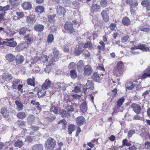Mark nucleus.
Here are the masks:
<instances>
[{
  "label": "nucleus",
  "mask_w": 150,
  "mask_h": 150,
  "mask_svg": "<svg viewBox=\"0 0 150 150\" xmlns=\"http://www.w3.org/2000/svg\"><path fill=\"white\" fill-rule=\"evenodd\" d=\"M77 24H78V27L79 26V24L77 20L73 21L72 22H67L64 25V28L67 30L69 31L70 33H72L74 32V29L73 28V26Z\"/></svg>",
  "instance_id": "nucleus-1"
},
{
  "label": "nucleus",
  "mask_w": 150,
  "mask_h": 150,
  "mask_svg": "<svg viewBox=\"0 0 150 150\" xmlns=\"http://www.w3.org/2000/svg\"><path fill=\"white\" fill-rule=\"evenodd\" d=\"M54 139L51 137H49L45 144V146L47 150H52L55 147L56 142Z\"/></svg>",
  "instance_id": "nucleus-2"
},
{
  "label": "nucleus",
  "mask_w": 150,
  "mask_h": 150,
  "mask_svg": "<svg viewBox=\"0 0 150 150\" xmlns=\"http://www.w3.org/2000/svg\"><path fill=\"white\" fill-rule=\"evenodd\" d=\"M86 87L83 86V90H82V92L85 93H86L87 89L93 90V89L94 83L92 81L88 80L86 83Z\"/></svg>",
  "instance_id": "nucleus-3"
},
{
  "label": "nucleus",
  "mask_w": 150,
  "mask_h": 150,
  "mask_svg": "<svg viewBox=\"0 0 150 150\" xmlns=\"http://www.w3.org/2000/svg\"><path fill=\"white\" fill-rule=\"evenodd\" d=\"M104 74L103 73L98 74L97 72H95L93 74L92 77V79L94 81L98 82H100L101 80H102L104 77Z\"/></svg>",
  "instance_id": "nucleus-4"
},
{
  "label": "nucleus",
  "mask_w": 150,
  "mask_h": 150,
  "mask_svg": "<svg viewBox=\"0 0 150 150\" xmlns=\"http://www.w3.org/2000/svg\"><path fill=\"white\" fill-rule=\"evenodd\" d=\"M56 12L60 16H64L66 12L64 8L60 5H58L56 7Z\"/></svg>",
  "instance_id": "nucleus-5"
},
{
  "label": "nucleus",
  "mask_w": 150,
  "mask_h": 150,
  "mask_svg": "<svg viewBox=\"0 0 150 150\" xmlns=\"http://www.w3.org/2000/svg\"><path fill=\"white\" fill-rule=\"evenodd\" d=\"M131 107L133 111L137 114H139L140 112L141 108L139 105L133 103L131 104Z\"/></svg>",
  "instance_id": "nucleus-6"
},
{
  "label": "nucleus",
  "mask_w": 150,
  "mask_h": 150,
  "mask_svg": "<svg viewBox=\"0 0 150 150\" xmlns=\"http://www.w3.org/2000/svg\"><path fill=\"white\" fill-rule=\"evenodd\" d=\"M53 54L52 55L51 60L52 62H56L58 58L59 52L55 48H54L53 50Z\"/></svg>",
  "instance_id": "nucleus-7"
},
{
  "label": "nucleus",
  "mask_w": 150,
  "mask_h": 150,
  "mask_svg": "<svg viewBox=\"0 0 150 150\" xmlns=\"http://www.w3.org/2000/svg\"><path fill=\"white\" fill-rule=\"evenodd\" d=\"M5 40L7 42H5V44L6 45L11 47H15L17 45V43L16 41H14V38H13L11 39H6Z\"/></svg>",
  "instance_id": "nucleus-8"
},
{
  "label": "nucleus",
  "mask_w": 150,
  "mask_h": 150,
  "mask_svg": "<svg viewBox=\"0 0 150 150\" xmlns=\"http://www.w3.org/2000/svg\"><path fill=\"white\" fill-rule=\"evenodd\" d=\"M21 6L23 9L25 11L29 10L32 8V4L29 2H24L21 4Z\"/></svg>",
  "instance_id": "nucleus-9"
},
{
  "label": "nucleus",
  "mask_w": 150,
  "mask_h": 150,
  "mask_svg": "<svg viewBox=\"0 0 150 150\" xmlns=\"http://www.w3.org/2000/svg\"><path fill=\"white\" fill-rule=\"evenodd\" d=\"M26 20L28 23H32L36 21L35 16L33 14L30 15L26 17Z\"/></svg>",
  "instance_id": "nucleus-10"
},
{
  "label": "nucleus",
  "mask_w": 150,
  "mask_h": 150,
  "mask_svg": "<svg viewBox=\"0 0 150 150\" xmlns=\"http://www.w3.org/2000/svg\"><path fill=\"white\" fill-rule=\"evenodd\" d=\"M123 66V62L121 61H120L117 63V66L115 69V71L117 74L120 73L121 72V68Z\"/></svg>",
  "instance_id": "nucleus-11"
},
{
  "label": "nucleus",
  "mask_w": 150,
  "mask_h": 150,
  "mask_svg": "<svg viewBox=\"0 0 150 150\" xmlns=\"http://www.w3.org/2000/svg\"><path fill=\"white\" fill-rule=\"evenodd\" d=\"M51 81L49 79H46L45 82L42 84L41 88L42 89H48L50 86Z\"/></svg>",
  "instance_id": "nucleus-12"
},
{
  "label": "nucleus",
  "mask_w": 150,
  "mask_h": 150,
  "mask_svg": "<svg viewBox=\"0 0 150 150\" xmlns=\"http://www.w3.org/2000/svg\"><path fill=\"white\" fill-rule=\"evenodd\" d=\"M30 30V29H29L28 27L25 26L20 29L19 31V34L21 35H24L26 33L29 32Z\"/></svg>",
  "instance_id": "nucleus-13"
},
{
  "label": "nucleus",
  "mask_w": 150,
  "mask_h": 150,
  "mask_svg": "<svg viewBox=\"0 0 150 150\" xmlns=\"http://www.w3.org/2000/svg\"><path fill=\"white\" fill-rule=\"evenodd\" d=\"M103 20L106 22H107L109 19L108 12L106 10H103L101 14Z\"/></svg>",
  "instance_id": "nucleus-14"
},
{
  "label": "nucleus",
  "mask_w": 150,
  "mask_h": 150,
  "mask_svg": "<svg viewBox=\"0 0 150 150\" xmlns=\"http://www.w3.org/2000/svg\"><path fill=\"white\" fill-rule=\"evenodd\" d=\"M92 71V69L89 65H86L84 68V74L88 76Z\"/></svg>",
  "instance_id": "nucleus-15"
},
{
  "label": "nucleus",
  "mask_w": 150,
  "mask_h": 150,
  "mask_svg": "<svg viewBox=\"0 0 150 150\" xmlns=\"http://www.w3.org/2000/svg\"><path fill=\"white\" fill-rule=\"evenodd\" d=\"M5 57L8 62H12L15 59V56L14 55L11 54H7L5 56Z\"/></svg>",
  "instance_id": "nucleus-16"
},
{
  "label": "nucleus",
  "mask_w": 150,
  "mask_h": 150,
  "mask_svg": "<svg viewBox=\"0 0 150 150\" xmlns=\"http://www.w3.org/2000/svg\"><path fill=\"white\" fill-rule=\"evenodd\" d=\"M15 59L17 64H22L24 60V57L21 55H17Z\"/></svg>",
  "instance_id": "nucleus-17"
},
{
  "label": "nucleus",
  "mask_w": 150,
  "mask_h": 150,
  "mask_svg": "<svg viewBox=\"0 0 150 150\" xmlns=\"http://www.w3.org/2000/svg\"><path fill=\"white\" fill-rule=\"evenodd\" d=\"M12 78L11 75L8 73H4L2 76V79L4 81H8Z\"/></svg>",
  "instance_id": "nucleus-18"
},
{
  "label": "nucleus",
  "mask_w": 150,
  "mask_h": 150,
  "mask_svg": "<svg viewBox=\"0 0 150 150\" xmlns=\"http://www.w3.org/2000/svg\"><path fill=\"white\" fill-rule=\"evenodd\" d=\"M122 23L125 26H128L130 24L131 21L128 17L125 16L122 20Z\"/></svg>",
  "instance_id": "nucleus-19"
},
{
  "label": "nucleus",
  "mask_w": 150,
  "mask_h": 150,
  "mask_svg": "<svg viewBox=\"0 0 150 150\" xmlns=\"http://www.w3.org/2000/svg\"><path fill=\"white\" fill-rule=\"evenodd\" d=\"M44 25L40 24L36 25L34 27V30L39 32L42 31L44 30Z\"/></svg>",
  "instance_id": "nucleus-20"
},
{
  "label": "nucleus",
  "mask_w": 150,
  "mask_h": 150,
  "mask_svg": "<svg viewBox=\"0 0 150 150\" xmlns=\"http://www.w3.org/2000/svg\"><path fill=\"white\" fill-rule=\"evenodd\" d=\"M1 113L5 118H7L9 116V113L7 109L5 108H2L1 110Z\"/></svg>",
  "instance_id": "nucleus-21"
},
{
  "label": "nucleus",
  "mask_w": 150,
  "mask_h": 150,
  "mask_svg": "<svg viewBox=\"0 0 150 150\" xmlns=\"http://www.w3.org/2000/svg\"><path fill=\"white\" fill-rule=\"evenodd\" d=\"M85 121V119L82 116L78 117L76 118V123L79 126L82 125Z\"/></svg>",
  "instance_id": "nucleus-22"
},
{
  "label": "nucleus",
  "mask_w": 150,
  "mask_h": 150,
  "mask_svg": "<svg viewBox=\"0 0 150 150\" xmlns=\"http://www.w3.org/2000/svg\"><path fill=\"white\" fill-rule=\"evenodd\" d=\"M100 6L97 4H93L91 7V11L94 12L100 11Z\"/></svg>",
  "instance_id": "nucleus-23"
},
{
  "label": "nucleus",
  "mask_w": 150,
  "mask_h": 150,
  "mask_svg": "<svg viewBox=\"0 0 150 150\" xmlns=\"http://www.w3.org/2000/svg\"><path fill=\"white\" fill-rule=\"evenodd\" d=\"M24 38L25 40V42L28 44L33 40V37L31 34H28L25 35L24 37Z\"/></svg>",
  "instance_id": "nucleus-24"
},
{
  "label": "nucleus",
  "mask_w": 150,
  "mask_h": 150,
  "mask_svg": "<svg viewBox=\"0 0 150 150\" xmlns=\"http://www.w3.org/2000/svg\"><path fill=\"white\" fill-rule=\"evenodd\" d=\"M84 67V64L82 60H80L77 63V69L79 72H81Z\"/></svg>",
  "instance_id": "nucleus-25"
},
{
  "label": "nucleus",
  "mask_w": 150,
  "mask_h": 150,
  "mask_svg": "<svg viewBox=\"0 0 150 150\" xmlns=\"http://www.w3.org/2000/svg\"><path fill=\"white\" fill-rule=\"evenodd\" d=\"M28 46V44L25 42L20 44L16 47V48L19 50H23L24 48Z\"/></svg>",
  "instance_id": "nucleus-26"
},
{
  "label": "nucleus",
  "mask_w": 150,
  "mask_h": 150,
  "mask_svg": "<svg viewBox=\"0 0 150 150\" xmlns=\"http://www.w3.org/2000/svg\"><path fill=\"white\" fill-rule=\"evenodd\" d=\"M59 113L61 117L63 118H67L69 116V114L64 110H60Z\"/></svg>",
  "instance_id": "nucleus-27"
},
{
  "label": "nucleus",
  "mask_w": 150,
  "mask_h": 150,
  "mask_svg": "<svg viewBox=\"0 0 150 150\" xmlns=\"http://www.w3.org/2000/svg\"><path fill=\"white\" fill-rule=\"evenodd\" d=\"M55 14L50 15L47 16L48 21L50 23H54L55 21Z\"/></svg>",
  "instance_id": "nucleus-28"
},
{
  "label": "nucleus",
  "mask_w": 150,
  "mask_h": 150,
  "mask_svg": "<svg viewBox=\"0 0 150 150\" xmlns=\"http://www.w3.org/2000/svg\"><path fill=\"white\" fill-rule=\"evenodd\" d=\"M80 109L82 113H84L86 111L87 107L86 103V102L81 103L80 105Z\"/></svg>",
  "instance_id": "nucleus-29"
},
{
  "label": "nucleus",
  "mask_w": 150,
  "mask_h": 150,
  "mask_svg": "<svg viewBox=\"0 0 150 150\" xmlns=\"http://www.w3.org/2000/svg\"><path fill=\"white\" fill-rule=\"evenodd\" d=\"M43 145L41 144H37L34 145L32 147V150H42Z\"/></svg>",
  "instance_id": "nucleus-30"
},
{
  "label": "nucleus",
  "mask_w": 150,
  "mask_h": 150,
  "mask_svg": "<svg viewBox=\"0 0 150 150\" xmlns=\"http://www.w3.org/2000/svg\"><path fill=\"white\" fill-rule=\"evenodd\" d=\"M82 52L81 48L79 46H78L75 48L74 54L75 55L78 56L81 54Z\"/></svg>",
  "instance_id": "nucleus-31"
},
{
  "label": "nucleus",
  "mask_w": 150,
  "mask_h": 150,
  "mask_svg": "<svg viewBox=\"0 0 150 150\" xmlns=\"http://www.w3.org/2000/svg\"><path fill=\"white\" fill-rule=\"evenodd\" d=\"M138 49H140L144 51H150L149 49L147 47H146L145 44H141L137 46Z\"/></svg>",
  "instance_id": "nucleus-32"
},
{
  "label": "nucleus",
  "mask_w": 150,
  "mask_h": 150,
  "mask_svg": "<svg viewBox=\"0 0 150 150\" xmlns=\"http://www.w3.org/2000/svg\"><path fill=\"white\" fill-rule=\"evenodd\" d=\"M21 81L18 79H15L12 82V87L13 89H16L17 85L21 83Z\"/></svg>",
  "instance_id": "nucleus-33"
},
{
  "label": "nucleus",
  "mask_w": 150,
  "mask_h": 150,
  "mask_svg": "<svg viewBox=\"0 0 150 150\" xmlns=\"http://www.w3.org/2000/svg\"><path fill=\"white\" fill-rule=\"evenodd\" d=\"M44 7L43 6H37L35 8L36 12L39 14L42 13L44 11Z\"/></svg>",
  "instance_id": "nucleus-34"
},
{
  "label": "nucleus",
  "mask_w": 150,
  "mask_h": 150,
  "mask_svg": "<svg viewBox=\"0 0 150 150\" xmlns=\"http://www.w3.org/2000/svg\"><path fill=\"white\" fill-rule=\"evenodd\" d=\"M23 144V142L22 141L18 139L14 144V145L16 147L20 148L22 147Z\"/></svg>",
  "instance_id": "nucleus-35"
},
{
  "label": "nucleus",
  "mask_w": 150,
  "mask_h": 150,
  "mask_svg": "<svg viewBox=\"0 0 150 150\" xmlns=\"http://www.w3.org/2000/svg\"><path fill=\"white\" fill-rule=\"evenodd\" d=\"M35 79L34 77H33L32 78L28 79L27 80L28 84V85L34 86L35 85Z\"/></svg>",
  "instance_id": "nucleus-36"
},
{
  "label": "nucleus",
  "mask_w": 150,
  "mask_h": 150,
  "mask_svg": "<svg viewBox=\"0 0 150 150\" xmlns=\"http://www.w3.org/2000/svg\"><path fill=\"white\" fill-rule=\"evenodd\" d=\"M15 103L18 107V111L22 110L24 107L23 105L18 100H16Z\"/></svg>",
  "instance_id": "nucleus-37"
},
{
  "label": "nucleus",
  "mask_w": 150,
  "mask_h": 150,
  "mask_svg": "<svg viewBox=\"0 0 150 150\" xmlns=\"http://www.w3.org/2000/svg\"><path fill=\"white\" fill-rule=\"evenodd\" d=\"M132 83L131 81H128L125 84L126 88L127 89L131 90L134 88Z\"/></svg>",
  "instance_id": "nucleus-38"
},
{
  "label": "nucleus",
  "mask_w": 150,
  "mask_h": 150,
  "mask_svg": "<svg viewBox=\"0 0 150 150\" xmlns=\"http://www.w3.org/2000/svg\"><path fill=\"white\" fill-rule=\"evenodd\" d=\"M45 89H42L39 90L37 93V94L39 98H41L44 96L46 92Z\"/></svg>",
  "instance_id": "nucleus-39"
},
{
  "label": "nucleus",
  "mask_w": 150,
  "mask_h": 150,
  "mask_svg": "<svg viewBox=\"0 0 150 150\" xmlns=\"http://www.w3.org/2000/svg\"><path fill=\"white\" fill-rule=\"evenodd\" d=\"M35 117L32 115H29L27 118V121L30 123H33L35 121Z\"/></svg>",
  "instance_id": "nucleus-40"
},
{
  "label": "nucleus",
  "mask_w": 150,
  "mask_h": 150,
  "mask_svg": "<svg viewBox=\"0 0 150 150\" xmlns=\"http://www.w3.org/2000/svg\"><path fill=\"white\" fill-rule=\"evenodd\" d=\"M75 129L74 125L72 124H70L68 126V132L69 134H71L72 132L74 131Z\"/></svg>",
  "instance_id": "nucleus-41"
},
{
  "label": "nucleus",
  "mask_w": 150,
  "mask_h": 150,
  "mask_svg": "<svg viewBox=\"0 0 150 150\" xmlns=\"http://www.w3.org/2000/svg\"><path fill=\"white\" fill-rule=\"evenodd\" d=\"M70 75L73 79H75L77 77V73L75 70H72L70 72Z\"/></svg>",
  "instance_id": "nucleus-42"
},
{
  "label": "nucleus",
  "mask_w": 150,
  "mask_h": 150,
  "mask_svg": "<svg viewBox=\"0 0 150 150\" xmlns=\"http://www.w3.org/2000/svg\"><path fill=\"white\" fill-rule=\"evenodd\" d=\"M125 100V99L123 97H122L119 98L117 102V106L119 108Z\"/></svg>",
  "instance_id": "nucleus-43"
},
{
  "label": "nucleus",
  "mask_w": 150,
  "mask_h": 150,
  "mask_svg": "<svg viewBox=\"0 0 150 150\" xmlns=\"http://www.w3.org/2000/svg\"><path fill=\"white\" fill-rule=\"evenodd\" d=\"M65 45H64L62 47L63 50L65 52H68L69 51V43L66 42L64 43Z\"/></svg>",
  "instance_id": "nucleus-44"
},
{
  "label": "nucleus",
  "mask_w": 150,
  "mask_h": 150,
  "mask_svg": "<svg viewBox=\"0 0 150 150\" xmlns=\"http://www.w3.org/2000/svg\"><path fill=\"white\" fill-rule=\"evenodd\" d=\"M83 47L84 48H88L90 49H91L93 48L92 44L90 42H87L86 43L83 45Z\"/></svg>",
  "instance_id": "nucleus-45"
},
{
  "label": "nucleus",
  "mask_w": 150,
  "mask_h": 150,
  "mask_svg": "<svg viewBox=\"0 0 150 150\" xmlns=\"http://www.w3.org/2000/svg\"><path fill=\"white\" fill-rule=\"evenodd\" d=\"M48 61V57L46 55H43L40 58L41 63H46Z\"/></svg>",
  "instance_id": "nucleus-46"
},
{
  "label": "nucleus",
  "mask_w": 150,
  "mask_h": 150,
  "mask_svg": "<svg viewBox=\"0 0 150 150\" xmlns=\"http://www.w3.org/2000/svg\"><path fill=\"white\" fill-rule=\"evenodd\" d=\"M82 85L80 84H78L77 86H76L74 88V91L76 93H78L81 91V88Z\"/></svg>",
  "instance_id": "nucleus-47"
},
{
  "label": "nucleus",
  "mask_w": 150,
  "mask_h": 150,
  "mask_svg": "<svg viewBox=\"0 0 150 150\" xmlns=\"http://www.w3.org/2000/svg\"><path fill=\"white\" fill-rule=\"evenodd\" d=\"M17 116L18 118L23 119L25 117L26 115L24 112H19L17 114Z\"/></svg>",
  "instance_id": "nucleus-48"
},
{
  "label": "nucleus",
  "mask_w": 150,
  "mask_h": 150,
  "mask_svg": "<svg viewBox=\"0 0 150 150\" xmlns=\"http://www.w3.org/2000/svg\"><path fill=\"white\" fill-rule=\"evenodd\" d=\"M141 4L142 6L147 7L150 5V0H144L142 1Z\"/></svg>",
  "instance_id": "nucleus-49"
},
{
  "label": "nucleus",
  "mask_w": 150,
  "mask_h": 150,
  "mask_svg": "<svg viewBox=\"0 0 150 150\" xmlns=\"http://www.w3.org/2000/svg\"><path fill=\"white\" fill-rule=\"evenodd\" d=\"M54 39V36L52 34H51L49 35L47 37L48 42L49 43H51L53 41Z\"/></svg>",
  "instance_id": "nucleus-50"
},
{
  "label": "nucleus",
  "mask_w": 150,
  "mask_h": 150,
  "mask_svg": "<svg viewBox=\"0 0 150 150\" xmlns=\"http://www.w3.org/2000/svg\"><path fill=\"white\" fill-rule=\"evenodd\" d=\"M72 5L73 6V7H75L74 8L76 9L77 8H78V7H79L80 3L78 1H75L73 2Z\"/></svg>",
  "instance_id": "nucleus-51"
},
{
  "label": "nucleus",
  "mask_w": 150,
  "mask_h": 150,
  "mask_svg": "<svg viewBox=\"0 0 150 150\" xmlns=\"http://www.w3.org/2000/svg\"><path fill=\"white\" fill-rule=\"evenodd\" d=\"M62 124V125H63V127H64V128L66 127L67 123L65 120L64 119H63L61 120L58 122V124Z\"/></svg>",
  "instance_id": "nucleus-52"
},
{
  "label": "nucleus",
  "mask_w": 150,
  "mask_h": 150,
  "mask_svg": "<svg viewBox=\"0 0 150 150\" xmlns=\"http://www.w3.org/2000/svg\"><path fill=\"white\" fill-rule=\"evenodd\" d=\"M10 6L9 5H7L6 6L2 7L0 6V11H4L8 10Z\"/></svg>",
  "instance_id": "nucleus-53"
},
{
  "label": "nucleus",
  "mask_w": 150,
  "mask_h": 150,
  "mask_svg": "<svg viewBox=\"0 0 150 150\" xmlns=\"http://www.w3.org/2000/svg\"><path fill=\"white\" fill-rule=\"evenodd\" d=\"M100 4L102 7H105L107 4V0H101Z\"/></svg>",
  "instance_id": "nucleus-54"
},
{
  "label": "nucleus",
  "mask_w": 150,
  "mask_h": 150,
  "mask_svg": "<svg viewBox=\"0 0 150 150\" xmlns=\"http://www.w3.org/2000/svg\"><path fill=\"white\" fill-rule=\"evenodd\" d=\"M33 62L34 63L39 64L41 63L40 58L38 56H36L34 58Z\"/></svg>",
  "instance_id": "nucleus-55"
},
{
  "label": "nucleus",
  "mask_w": 150,
  "mask_h": 150,
  "mask_svg": "<svg viewBox=\"0 0 150 150\" xmlns=\"http://www.w3.org/2000/svg\"><path fill=\"white\" fill-rule=\"evenodd\" d=\"M128 36L127 35L124 36L121 39V41L122 43H125L128 40Z\"/></svg>",
  "instance_id": "nucleus-56"
},
{
  "label": "nucleus",
  "mask_w": 150,
  "mask_h": 150,
  "mask_svg": "<svg viewBox=\"0 0 150 150\" xmlns=\"http://www.w3.org/2000/svg\"><path fill=\"white\" fill-rule=\"evenodd\" d=\"M135 133V131L134 129L129 130L128 132V136L129 137H132V135Z\"/></svg>",
  "instance_id": "nucleus-57"
},
{
  "label": "nucleus",
  "mask_w": 150,
  "mask_h": 150,
  "mask_svg": "<svg viewBox=\"0 0 150 150\" xmlns=\"http://www.w3.org/2000/svg\"><path fill=\"white\" fill-rule=\"evenodd\" d=\"M56 118V116L53 115L50 116V117H47V120L49 122H51L54 120Z\"/></svg>",
  "instance_id": "nucleus-58"
},
{
  "label": "nucleus",
  "mask_w": 150,
  "mask_h": 150,
  "mask_svg": "<svg viewBox=\"0 0 150 150\" xmlns=\"http://www.w3.org/2000/svg\"><path fill=\"white\" fill-rule=\"evenodd\" d=\"M5 13L4 12V13H0V23H3Z\"/></svg>",
  "instance_id": "nucleus-59"
},
{
  "label": "nucleus",
  "mask_w": 150,
  "mask_h": 150,
  "mask_svg": "<svg viewBox=\"0 0 150 150\" xmlns=\"http://www.w3.org/2000/svg\"><path fill=\"white\" fill-rule=\"evenodd\" d=\"M50 112L54 114L57 113V110L55 108H52L50 109Z\"/></svg>",
  "instance_id": "nucleus-60"
},
{
  "label": "nucleus",
  "mask_w": 150,
  "mask_h": 150,
  "mask_svg": "<svg viewBox=\"0 0 150 150\" xmlns=\"http://www.w3.org/2000/svg\"><path fill=\"white\" fill-rule=\"evenodd\" d=\"M19 0H10L9 2L11 3L12 5H16L17 4Z\"/></svg>",
  "instance_id": "nucleus-61"
},
{
  "label": "nucleus",
  "mask_w": 150,
  "mask_h": 150,
  "mask_svg": "<svg viewBox=\"0 0 150 150\" xmlns=\"http://www.w3.org/2000/svg\"><path fill=\"white\" fill-rule=\"evenodd\" d=\"M18 125L19 126H25V122L21 120H18Z\"/></svg>",
  "instance_id": "nucleus-62"
},
{
  "label": "nucleus",
  "mask_w": 150,
  "mask_h": 150,
  "mask_svg": "<svg viewBox=\"0 0 150 150\" xmlns=\"http://www.w3.org/2000/svg\"><path fill=\"white\" fill-rule=\"evenodd\" d=\"M83 54L86 57H89L90 56V54L88 51L86 50H83Z\"/></svg>",
  "instance_id": "nucleus-63"
},
{
  "label": "nucleus",
  "mask_w": 150,
  "mask_h": 150,
  "mask_svg": "<svg viewBox=\"0 0 150 150\" xmlns=\"http://www.w3.org/2000/svg\"><path fill=\"white\" fill-rule=\"evenodd\" d=\"M145 145L147 149L150 150V142L147 141L145 142Z\"/></svg>",
  "instance_id": "nucleus-64"
}]
</instances>
